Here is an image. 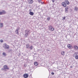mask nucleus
Segmentation results:
<instances>
[{"label":"nucleus","instance_id":"f257e3e1","mask_svg":"<svg viewBox=\"0 0 78 78\" xmlns=\"http://www.w3.org/2000/svg\"><path fill=\"white\" fill-rule=\"evenodd\" d=\"M25 37H28V34L30 33V31L26 30H25Z\"/></svg>","mask_w":78,"mask_h":78},{"label":"nucleus","instance_id":"f03ea898","mask_svg":"<svg viewBox=\"0 0 78 78\" xmlns=\"http://www.w3.org/2000/svg\"><path fill=\"white\" fill-rule=\"evenodd\" d=\"M49 30L51 31H54L55 30V28L51 26H49Z\"/></svg>","mask_w":78,"mask_h":78},{"label":"nucleus","instance_id":"7ed1b4c3","mask_svg":"<svg viewBox=\"0 0 78 78\" xmlns=\"http://www.w3.org/2000/svg\"><path fill=\"white\" fill-rule=\"evenodd\" d=\"M67 47L68 48H69L70 49V50H71V49L73 48V47L72 46V45H70V44H68L67 45Z\"/></svg>","mask_w":78,"mask_h":78},{"label":"nucleus","instance_id":"20e7f679","mask_svg":"<svg viewBox=\"0 0 78 78\" xmlns=\"http://www.w3.org/2000/svg\"><path fill=\"white\" fill-rule=\"evenodd\" d=\"M62 5L63 7H67V4H66L64 2H63L62 3Z\"/></svg>","mask_w":78,"mask_h":78},{"label":"nucleus","instance_id":"39448f33","mask_svg":"<svg viewBox=\"0 0 78 78\" xmlns=\"http://www.w3.org/2000/svg\"><path fill=\"white\" fill-rule=\"evenodd\" d=\"M23 76L24 78H27L28 77V74L27 73L24 74L23 75Z\"/></svg>","mask_w":78,"mask_h":78},{"label":"nucleus","instance_id":"423d86ee","mask_svg":"<svg viewBox=\"0 0 78 78\" xmlns=\"http://www.w3.org/2000/svg\"><path fill=\"white\" fill-rule=\"evenodd\" d=\"M64 2H65L66 4L67 5L70 4V2L67 0H65Z\"/></svg>","mask_w":78,"mask_h":78},{"label":"nucleus","instance_id":"0eeeda50","mask_svg":"<svg viewBox=\"0 0 78 78\" xmlns=\"http://www.w3.org/2000/svg\"><path fill=\"white\" fill-rule=\"evenodd\" d=\"M3 68L5 69V70H9V68L8 67L7 65H4L3 66Z\"/></svg>","mask_w":78,"mask_h":78},{"label":"nucleus","instance_id":"6e6552de","mask_svg":"<svg viewBox=\"0 0 78 78\" xmlns=\"http://www.w3.org/2000/svg\"><path fill=\"white\" fill-rule=\"evenodd\" d=\"M19 30H20V27H18L17 29L16 30V34H19Z\"/></svg>","mask_w":78,"mask_h":78},{"label":"nucleus","instance_id":"1a4fd4ad","mask_svg":"<svg viewBox=\"0 0 78 78\" xmlns=\"http://www.w3.org/2000/svg\"><path fill=\"white\" fill-rule=\"evenodd\" d=\"M8 52L9 53H12V49H9L8 50Z\"/></svg>","mask_w":78,"mask_h":78},{"label":"nucleus","instance_id":"9d476101","mask_svg":"<svg viewBox=\"0 0 78 78\" xmlns=\"http://www.w3.org/2000/svg\"><path fill=\"white\" fill-rule=\"evenodd\" d=\"M74 49H76V50H78V47L76 45H75L74 46Z\"/></svg>","mask_w":78,"mask_h":78},{"label":"nucleus","instance_id":"9b49d317","mask_svg":"<svg viewBox=\"0 0 78 78\" xmlns=\"http://www.w3.org/2000/svg\"><path fill=\"white\" fill-rule=\"evenodd\" d=\"M28 2H29V4H32L33 3V0H29L28 1Z\"/></svg>","mask_w":78,"mask_h":78},{"label":"nucleus","instance_id":"f8f14e48","mask_svg":"<svg viewBox=\"0 0 78 78\" xmlns=\"http://www.w3.org/2000/svg\"><path fill=\"white\" fill-rule=\"evenodd\" d=\"M29 14L31 16H33V15H34V13L32 12H29Z\"/></svg>","mask_w":78,"mask_h":78},{"label":"nucleus","instance_id":"ddd939ff","mask_svg":"<svg viewBox=\"0 0 78 78\" xmlns=\"http://www.w3.org/2000/svg\"><path fill=\"white\" fill-rule=\"evenodd\" d=\"M30 49V50H33V46L31 45L29 47V48Z\"/></svg>","mask_w":78,"mask_h":78},{"label":"nucleus","instance_id":"4468645a","mask_svg":"<svg viewBox=\"0 0 78 78\" xmlns=\"http://www.w3.org/2000/svg\"><path fill=\"white\" fill-rule=\"evenodd\" d=\"M34 65L36 66L38 65V63H37V62H34Z\"/></svg>","mask_w":78,"mask_h":78},{"label":"nucleus","instance_id":"2eb2a0df","mask_svg":"<svg viewBox=\"0 0 78 78\" xmlns=\"http://www.w3.org/2000/svg\"><path fill=\"white\" fill-rule=\"evenodd\" d=\"M2 14H6V11H5V10H2Z\"/></svg>","mask_w":78,"mask_h":78},{"label":"nucleus","instance_id":"dca6fc26","mask_svg":"<svg viewBox=\"0 0 78 78\" xmlns=\"http://www.w3.org/2000/svg\"><path fill=\"white\" fill-rule=\"evenodd\" d=\"M6 46L5 47H4L5 49H9V46Z\"/></svg>","mask_w":78,"mask_h":78},{"label":"nucleus","instance_id":"f3484780","mask_svg":"<svg viewBox=\"0 0 78 78\" xmlns=\"http://www.w3.org/2000/svg\"><path fill=\"white\" fill-rule=\"evenodd\" d=\"M30 45L27 44L26 45V48L28 49H29L30 48Z\"/></svg>","mask_w":78,"mask_h":78},{"label":"nucleus","instance_id":"a211bd4d","mask_svg":"<svg viewBox=\"0 0 78 78\" xmlns=\"http://www.w3.org/2000/svg\"><path fill=\"white\" fill-rule=\"evenodd\" d=\"M78 9L77 8V7H76L74 9V10L75 11H77L78 10Z\"/></svg>","mask_w":78,"mask_h":78},{"label":"nucleus","instance_id":"6ab92c4d","mask_svg":"<svg viewBox=\"0 0 78 78\" xmlns=\"http://www.w3.org/2000/svg\"><path fill=\"white\" fill-rule=\"evenodd\" d=\"M3 25L2 23H0V28H2V27H3Z\"/></svg>","mask_w":78,"mask_h":78},{"label":"nucleus","instance_id":"aec40b11","mask_svg":"<svg viewBox=\"0 0 78 78\" xmlns=\"http://www.w3.org/2000/svg\"><path fill=\"white\" fill-rule=\"evenodd\" d=\"M61 54L62 55H65V51H62L61 52Z\"/></svg>","mask_w":78,"mask_h":78},{"label":"nucleus","instance_id":"412c9836","mask_svg":"<svg viewBox=\"0 0 78 78\" xmlns=\"http://www.w3.org/2000/svg\"><path fill=\"white\" fill-rule=\"evenodd\" d=\"M6 46H7V44L6 43L4 44H3V47L5 48V47H6Z\"/></svg>","mask_w":78,"mask_h":78},{"label":"nucleus","instance_id":"4be33fe9","mask_svg":"<svg viewBox=\"0 0 78 78\" xmlns=\"http://www.w3.org/2000/svg\"><path fill=\"white\" fill-rule=\"evenodd\" d=\"M37 2H38V3H41V2H42V0H38L37 1Z\"/></svg>","mask_w":78,"mask_h":78},{"label":"nucleus","instance_id":"5701e85b","mask_svg":"<svg viewBox=\"0 0 78 78\" xmlns=\"http://www.w3.org/2000/svg\"><path fill=\"white\" fill-rule=\"evenodd\" d=\"M75 59H78V55H76L75 57Z\"/></svg>","mask_w":78,"mask_h":78},{"label":"nucleus","instance_id":"b1692460","mask_svg":"<svg viewBox=\"0 0 78 78\" xmlns=\"http://www.w3.org/2000/svg\"><path fill=\"white\" fill-rule=\"evenodd\" d=\"M47 20L49 21L50 20V17H48L47 19Z\"/></svg>","mask_w":78,"mask_h":78},{"label":"nucleus","instance_id":"393cba45","mask_svg":"<svg viewBox=\"0 0 78 78\" xmlns=\"http://www.w3.org/2000/svg\"><path fill=\"white\" fill-rule=\"evenodd\" d=\"M2 55H3L5 56H6V53H5V52H3L2 53Z\"/></svg>","mask_w":78,"mask_h":78},{"label":"nucleus","instance_id":"a878e982","mask_svg":"<svg viewBox=\"0 0 78 78\" xmlns=\"http://www.w3.org/2000/svg\"><path fill=\"white\" fill-rule=\"evenodd\" d=\"M1 70H4V71H5L6 69L4 68H2L1 69Z\"/></svg>","mask_w":78,"mask_h":78},{"label":"nucleus","instance_id":"bb28decb","mask_svg":"<svg viewBox=\"0 0 78 78\" xmlns=\"http://www.w3.org/2000/svg\"><path fill=\"white\" fill-rule=\"evenodd\" d=\"M0 15H3V13L2 11H0Z\"/></svg>","mask_w":78,"mask_h":78},{"label":"nucleus","instance_id":"cd10ccee","mask_svg":"<svg viewBox=\"0 0 78 78\" xmlns=\"http://www.w3.org/2000/svg\"><path fill=\"white\" fill-rule=\"evenodd\" d=\"M74 55H78V53L76 52L74 53Z\"/></svg>","mask_w":78,"mask_h":78},{"label":"nucleus","instance_id":"c85d7f7f","mask_svg":"<svg viewBox=\"0 0 78 78\" xmlns=\"http://www.w3.org/2000/svg\"><path fill=\"white\" fill-rule=\"evenodd\" d=\"M0 42H1V43H2V42H3V40L2 39L0 40Z\"/></svg>","mask_w":78,"mask_h":78},{"label":"nucleus","instance_id":"c756f323","mask_svg":"<svg viewBox=\"0 0 78 78\" xmlns=\"http://www.w3.org/2000/svg\"><path fill=\"white\" fill-rule=\"evenodd\" d=\"M69 9L68 6H67V7H66V8H65V9Z\"/></svg>","mask_w":78,"mask_h":78},{"label":"nucleus","instance_id":"7c9ffc66","mask_svg":"<svg viewBox=\"0 0 78 78\" xmlns=\"http://www.w3.org/2000/svg\"><path fill=\"white\" fill-rule=\"evenodd\" d=\"M65 12H68V10L67 9H65Z\"/></svg>","mask_w":78,"mask_h":78},{"label":"nucleus","instance_id":"2f4dec72","mask_svg":"<svg viewBox=\"0 0 78 78\" xmlns=\"http://www.w3.org/2000/svg\"><path fill=\"white\" fill-rule=\"evenodd\" d=\"M24 67H27V65L25 64H24Z\"/></svg>","mask_w":78,"mask_h":78},{"label":"nucleus","instance_id":"473e14b6","mask_svg":"<svg viewBox=\"0 0 78 78\" xmlns=\"http://www.w3.org/2000/svg\"><path fill=\"white\" fill-rule=\"evenodd\" d=\"M51 75H55V73H54L53 72H52L51 73Z\"/></svg>","mask_w":78,"mask_h":78},{"label":"nucleus","instance_id":"72a5a7b5","mask_svg":"<svg viewBox=\"0 0 78 78\" xmlns=\"http://www.w3.org/2000/svg\"><path fill=\"white\" fill-rule=\"evenodd\" d=\"M29 11H30V12H31V11H32V10H31V9H30L29 10Z\"/></svg>","mask_w":78,"mask_h":78},{"label":"nucleus","instance_id":"f704fd0d","mask_svg":"<svg viewBox=\"0 0 78 78\" xmlns=\"http://www.w3.org/2000/svg\"><path fill=\"white\" fill-rule=\"evenodd\" d=\"M21 55H20V53H19V54H18V56H21Z\"/></svg>","mask_w":78,"mask_h":78},{"label":"nucleus","instance_id":"c9c22d12","mask_svg":"<svg viewBox=\"0 0 78 78\" xmlns=\"http://www.w3.org/2000/svg\"><path fill=\"white\" fill-rule=\"evenodd\" d=\"M52 1L53 3H54V2H55V0H52Z\"/></svg>","mask_w":78,"mask_h":78},{"label":"nucleus","instance_id":"e433bc0d","mask_svg":"<svg viewBox=\"0 0 78 78\" xmlns=\"http://www.w3.org/2000/svg\"><path fill=\"white\" fill-rule=\"evenodd\" d=\"M63 19H64V20H65V19H66V17H64L63 18Z\"/></svg>","mask_w":78,"mask_h":78},{"label":"nucleus","instance_id":"4c0bfd02","mask_svg":"<svg viewBox=\"0 0 78 78\" xmlns=\"http://www.w3.org/2000/svg\"><path fill=\"white\" fill-rule=\"evenodd\" d=\"M41 4H42V5H43V4H44V2H41Z\"/></svg>","mask_w":78,"mask_h":78},{"label":"nucleus","instance_id":"58836bf2","mask_svg":"<svg viewBox=\"0 0 78 78\" xmlns=\"http://www.w3.org/2000/svg\"><path fill=\"white\" fill-rule=\"evenodd\" d=\"M73 68V66H70V68H71V69H72Z\"/></svg>","mask_w":78,"mask_h":78},{"label":"nucleus","instance_id":"ea45409f","mask_svg":"<svg viewBox=\"0 0 78 78\" xmlns=\"http://www.w3.org/2000/svg\"><path fill=\"white\" fill-rule=\"evenodd\" d=\"M47 50L48 51H50V50L49 49H47Z\"/></svg>","mask_w":78,"mask_h":78},{"label":"nucleus","instance_id":"a19ab883","mask_svg":"<svg viewBox=\"0 0 78 78\" xmlns=\"http://www.w3.org/2000/svg\"><path fill=\"white\" fill-rule=\"evenodd\" d=\"M39 51V50L38 49L37 51Z\"/></svg>","mask_w":78,"mask_h":78},{"label":"nucleus","instance_id":"79ce46f5","mask_svg":"<svg viewBox=\"0 0 78 78\" xmlns=\"http://www.w3.org/2000/svg\"><path fill=\"white\" fill-rule=\"evenodd\" d=\"M0 22H1V20H0Z\"/></svg>","mask_w":78,"mask_h":78}]
</instances>
